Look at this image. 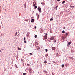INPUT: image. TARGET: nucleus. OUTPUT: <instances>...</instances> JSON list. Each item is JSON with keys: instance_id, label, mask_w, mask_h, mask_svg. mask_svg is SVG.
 <instances>
[{"instance_id": "nucleus-28", "label": "nucleus", "mask_w": 75, "mask_h": 75, "mask_svg": "<svg viewBox=\"0 0 75 75\" xmlns=\"http://www.w3.org/2000/svg\"><path fill=\"white\" fill-rule=\"evenodd\" d=\"M41 33H42V29L41 30Z\"/></svg>"}, {"instance_id": "nucleus-8", "label": "nucleus", "mask_w": 75, "mask_h": 75, "mask_svg": "<svg viewBox=\"0 0 75 75\" xmlns=\"http://www.w3.org/2000/svg\"><path fill=\"white\" fill-rule=\"evenodd\" d=\"M71 43H72V42H68V45H70L71 44Z\"/></svg>"}, {"instance_id": "nucleus-7", "label": "nucleus", "mask_w": 75, "mask_h": 75, "mask_svg": "<svg viewBox=\"0 0 75 75\" xmlns=\"http://www.w3.org/2000/svg\"><path fill=\"white\" fill-rule=\"evenodd\" d=\"M18 50H21V48H20V47H18Z\"/></svg>"}, {"instance_id": "nucleus-33", "label": "nucleus", "mask_w": 75, "mask_h": 75, "mask_svg": "<svg viewBox=\"0 0 75 75\" xmlns=\"http://www.w3.org/2000/svg\"><path fill=\"white\" fill-rule=\"evenodd\" d=\"M24 43H26V41H24Z\"/></svg>"}, {"instance_id": "nucleus-15", "label": "nucleus", "mask_w": 75, "mask_h": 75, "mask_svg": "<svg viewBox=\"0 0 75 75\" xmlns=\"http://www.w3.org/2000/svg\"><path fill=\"white\" fill-rule=\"evenodd\" d=\"M64 64L62 65V68H64Z\"/></svg>"}, {"instance_id": "nucleus-19", "label": "nucleus", "mask_w": 75, "mask_h": 75, "mask_svg": "<svg viewBox=\"0 0 75 75\" xmlns=\"http://www.w3.org/2000/svg\"><path fill=\"white\" fill-rule=\"evenodd\" d=\"M27 35L28 38V36H29V34H27Z\"/></svg>"}, {"instance_id": "nucleus-21", "label": "nucleus", "mask_w": 75, "mask_h": 75, "mask_svg": "<svg viewBox=\"0 0 75 75\" xmlns=\"http://www.w3.org/2000/svg\"><path fill=\"white\" fill-rule=\"evenodd\" d=\"M62 33H63L64 34V33H65V31L64 30H63L62 32Z\"/></svg>"}, {"instance_id": "nucleus-36", "label": "nucleus", "mask_w": 75, "mask_h": 75, "mask_svg": "<svg viewBox=\"0 0 75 75\" xmlns=\"http://www.w3.org/2000/svg\"><path fill=\"white\" fill-rule=\"evenodd\" d=\"M29 65V64H27V65Z\"/></svg>"}, {"instance_id": "nucleus-22", "label": "nucleus", "mask_w": 75, "mask_h": 75, "mask_svg": "<svg viewBox=\"0 0 75 75\" xmlns=\"http://www.w3.org/2000/svg\"><path fill=\"white\" fill-rule=\"evenodd\" d=\"M37 17H38V18H39V15H37Z\"/></svg>"}, {"instance_id": "nucleus-20", "label": "nucleus", "mask_w": 75, "mask_h": 75, "mask_svg": "<svg viewBox=\"0 0 75 75\" xmlns=\"http://www.w3.org/2000/svg\"><path fill=\"white\" fill-rule=\"evenodd\" d=\"M29 72H30V71H31V69H29Z\"/></svg>"}, {"instance_id": "nucleus-31", "label": "nucleus", "mask_w": 75, "mask_h": 75, "mask_svg": "<svg viewBox=\"0 0 75 75\" xmlns=\"http://www.w3.org/2000/svg\"><path fill=\"white\" fill-rule=\"evenodd\" d=\"M63 29H65V27H64L63 28Z\"/></svg>"}, {"instance_id": "nucleus-17", "label": "nucleus", "mask_w": 75, "mask_h": 75, "mask_svg": "<svg viewBox=\"0 0 75 75\" xmlns=\"http://www.w3.org/2000/svg\"><path fill=\"white\" fill-rule=\"evenodd\" d=\"M37 8V6H36L34 8L35 9H36Z\"/></svg>"}, {"instance_id": "nucleus-41", "label": "nucleus", "mask_w": 75, "mask_h": 75, "mask_svg": "<svg viewBox=\"0 0 75 75\" xmlns=\"http://www.w3.org/2000/svg\"><path fill=\"white\" fill-rule=\"evenodd\" d=\"M1 51L0 50V52H1Z\"/></svg>"}, {"instance_id": "nucleus-9", "label": "nucleus", "mask_w": 75, "mask_h": 75, "mask_svg": "<svg viewBox=\"0 0 75 75\" xmlns=\"http://www.w3.org/2000/svg\"><path fill=\"white\" fill-rule=\"evenodd\" d=\"M47 61H46V60L44 62V63L45 64H46V63H47Z\"/></svg>"}, {"instance_id": "nucleus-34", "label": "nucleus", "mask_w": 75, "mask_h": 75, "mask_svg": "<svg viewBox=\"0 0 75 75\" xmlns=\"http://www.w3.org/2000/svg\"><path fill=\"white\" fill-rule=\"evenodd\" d=\"M57 1H60V0H57Z\"/></svg>"}, {"instance_id": "nucleus-24", "label": "nucleus", "mask_w": 75, "mask_h": 75, "mask_svg": "<svg viewBox=\"0 0 75 75\" xmlns=\"http://www.w3.org/2000/svg\"><path fill=\"white\" fill-rule=\"evenodd\" d=\"M35 38H37V35H35Z\"/></svg>"}, {"instance_id": "nucleus-25", "label": "nucleus", "mask_w": 75, "mask_h": 75, "mask_svg": "<svg viewBox=\"0 0 75 75\" xmlns=\"http://www.w3.org/2000/svg\"><path fill=\"white\" fill-rule=\"evenodd\" d=\"M44 72L45 74H47V71H44Z\"/></svg>"}, {"instance_id": "nucleus-3", "label": "nucleus", "mask_w": 75, "mask_h": 75, "mask_svg": "<svg viewBox=\"0 0 75 75\" xmlns=\"http://www.w3.org/2000/svg\"><path fill=\"white\" fill-rule=\"evenodd\" d=\"M56 48L55 47H52V49L53 50H55Z\"/></svg>"}, {"instance_id": "nucleus-35", "label": "nucleus", "mask_w": 75, "mask_h": 75, "mask_svg": "<svg viewBox=\"0 0 75 75\" xmlns=\"http://www.w3.org/2000/svg\"><path fill=\"white\" fill-rule=\"evenodd\" d=\"M45 34H46L47 35H48V34H47V33H46Z\"/></svg>"}, {"instance_id": "nucleus-38", "label": "nucleus", "mask_w": 75, "mask_h": 75, "mask_svg": "<svg viewBox=\"0 0 75 75\" xmlns=\"http://www.w3.org/2000/svg\"><path fill=\"white\" fill-rule=\"evenodd\" d=\"M1 28V26H0V28Z\"/></svg>"}, {"instance_id": "nucleus-42", "label": "nucleus", "mask_w": 75, "mask_h": 75, "mask_svg": "<svg viewBox=\"0 0 75 75\" xmlns=\"http://www.w3.org/2000/svg\"><path fill=\"white\" fill-rule=\"evenodd\" d=\"M32 18V17H31V18Z\"/></svg>"}, {"instance_id": "nucleus-26", "label": "nucleus", "mask_w": 75, "mask_h": 75, "mask_svg": "<svg viewBox=\"0 0 75 75\" xmlns=\"http://www.w3.org/2000/svg\"><path fill=\"white\" fill-rule=\"evenodd\" d=\"M25 37H24V41H25Z\"/></svg>"}, {"instance_id": "nucleus-27", "label": "nucleus", "mask_w": 75, "mask_h": 75, "mask_svg": "<svg viewBox=\"0 0 75 75\" xmlns=\"http://www.w3.org/2000/svg\"><path fill=\"white\" fill-rule=\"evenodd\" d=\"M45 51L46 52H47L48 51V49H45Z\"/></svg>"}, {"instance_id": "nucleus-30", "label": "nucleus", "mask_w": 75, "mask_h": 75, "mask_svg": "<svg viewBox=\"0 0 75 75\" xmlns=\"http://www.w3.org/2000/svg\"><path fill=\"white\" fill-rule=\"evenodd\" d=\"M54 42H56V40H54Z\"/></svg>"}, {"instance_id": "nucleus-6", "label": "nucleus", "mask_w": 75, "mask_h": 75, "mask_svg": "<svg viewBox=\"0 0 75 75\" xmlns=\"http://www.w3.org/2000/svg\"><path fill=\"white\" fill-rule=\"evenodd\" d=\"M34 22V19H32L31 20V22Z\"/></svg>"}, {"instance_id": "nucleus-40", "label": "nucleus", "mask_w": 75, "mask_h": 75, "mask_svg": "<svg viewBox=\"0 0 75 75\" xmlns=\"http://www.w3.org/2000/svg\"><path fill=\"white\" fill-rule=\"evenodd\" d=\"M54 37H55V38H56V37L55 36Z\"/></svg>"}, {"instance_id": "nucleus-11", "label": "nucleus", "mask_w": 75, "mask_h": 75, "mask_svg": "<svg viewBox=\"0 0 75 75\" xmlns=\"http://www.w3.org/2000/svg\"><path fill=\"white\" fill-rule=\"evenodd\" d=\"M45 56H46V57H48V54H46Z\"/></svg>"}, {"instance_id": "nucleus-1", "label": "nucleus", "mask_w": 75, "mask_h": 75, "mask_svg": "<svg viewBox=\"0 0 75 75\" xmlns=\"http://www.w3.org/2000/svg\"><path fill=\"white\" fill-rule=\"evenodd\" d=\"M38 10L39 11L40 13H41V8H40V7H38Z\"/></svg>"}, {"instance_id": "nucleus-37", "label": "nucleus", "mask_w": 75, "mask_h": 75, "mask_svg": "<svg viewBox=\"0 0 75 75\" xmlns=\"http://www.w3.org/2000/svg\"><path fill=\"white\" fill-rule=\"evenodd\" d=\"M71 2L72 1V0H70Z\"/></svg>"}, {"instance_id": "nucleus-39", "label": "nucleus", "mask_w": 75, "mask_h": 75, "mask_svg": "<svg viewBox=\"0 0 75 75\" xmlns=\"http://www.w3.org/2000/svg\"><path fill=\"white\" fill-rule=\"evenodd\" d=\"M41 4H42V3H41Z\"/></svg>"}, {"instance_id": "nucleus-14", "label": "nucleus", "mask_w": 75, "mask_h": 75, "mask_svg": "<svg viewBox=\"0 0 75 75\" xmlns=\"http://www.w3.org/2000/svg\"><path fill=\"white\" fill-rule=\"evenodd\" d=\"M17 32H16L15 33V36H16L17 34Z\"/></svg>"}, {"instance_id": "nucleus-10", "label": "nucleus", "mask_w": 75, "mask_h": 75, "mask_svg": "<svg viewBox=\"0 0 75 75\" xmlns=\"http://www.w3.org/2000/svg\"><path fill=\"white\" fill-rule=\"evenodd\" d=\"M65 1L64 0V1H63V2H62V4H64V3H65Z\"/></svg>"}, {"instance_id": "nucleus-18", "label": "nucleus", "mask_w": 75, "mask_h": 75, "mask_svg": "<svg viewBox=\"0 0 75 75\" xmlns=\"http://www.w3.org/2000/svg\"><path fill=\"white\" fill-rule=\"evenodd\" d=\"M53 20V19L52 18H51L50 19V21H52Z\"/></svg>"}, {"instance_id": "nucleus-13", "label": "nucleus", "mask_w": 75, "mask_h": 75, "mask_svg": "<svg viewBox=\"0 0 75 75\" xmlns=\"http://www.w3.org/2000/svg\"><path fill=\"white\" fill-rule=\"evenodd\" d=\"M23 75H27V73H23Z\"/></svg>"}, {"instance_id": "nucleus-2", "label": "nucleus", "mask_w": 75, "mask_h": 75, "mask_svg": "<svg viewBox=\"0 0 75 75\" xmlns=\"http://www.w3.org/2000/svg\"><path fill=\"white\" fill-rule=\"evenodd\" d=\"M54 37H52L51 38H50V40H54Z\"/></svg>"}, {"instance_id": "nucleus-5", "label": "nucleus", "mask_w": 75, "mask_h": 75, "mask_svg": "<svg viewBox=\"0 0 75 75\" xmlns=\"http://www.w3.org/2000/svg\"><path fill=\"white\" fill-rule=\"evenodd\" d=\"M33 7H34V6L37 5V4L35 3V4H34V3H33Z\"/></svg>"}, {"instance_id": "nucleus-12", "label": "nucleus", "mask_w": 75, "mask_h": 75, "mask_svg": "<svg viewBox=\"0 0 75 75\" xmlns=\"http://www.w3.org/2000/svg\"><path fill=\"white\" fill-rule=\"evenodd\" d=\"M70 7L72 8H74V6H70Z\"/></svg>"}, {"instance_id": "nucleus-29", "label": "nucleus", "mask_w": 75, "mask_h": 75, "mask_svg": "<svg viewBox=\"0 0 75 75\" xmlns=\"http://www.w3.org/2000/svg\"><path fill=\"white\" fill-rule=\"evenodd\" d=\"M36 28H37V27H36V26H35V29H36Z\"/></svg>"}, {"instance_id": "nucleus-32", "label": "nucleus", "mask_w": 75, "mask_h": 75, "mask_svg": "<svg viewBox=\"0 0 75 75\" xmlns=\"http://www.w3.org/2000/svg\"><path fill=\"white\" fill-rule=\"evenodd\" d=\"M30 54L31 55H33L32 53H30Z\"/></svg>"}, {"instance_id": "nucleus-4", "label": "nucleus", "mask_w": 75, "mask_h": 75, "mask_svg": "<svg viewBox=\"0 0 75 75\" xmlns=\"http://www.w3.org/2000/svg\"><path fill=\"white\" fill-rule=\"evenodd\" d=\"M44 38L45 39H47V35H45L44 36Z\"/></svg>"}, {"instance_id": "nucleus-16", "label": "nucleus", "mask_w": 75, "mask_h": 75, "mask_svg": "<svg viewBox=\"0 0 75 75\" xmlns=\"http://www.w3.org/2000/svg\"><path fill=\"white\" fill-rule=\"evenodd\" d=\"M68 35V33H66L65 34V35Z\"/></svg>"}, {"instance_id": "nucleus-23", "label": "nucleus", "mask_w": 75, "mask_h": 75, "mask_svg": "<svg viewBox=\"0 0 75 75\" xmlns=\"http://www.w3.org/2000/svg\"><path fill=\"white\" fill-rule=\"evenodd\" d=\"M57 7H58V6L57 5L56 7V9H57Z\"/></svg>"}]
</instances>
